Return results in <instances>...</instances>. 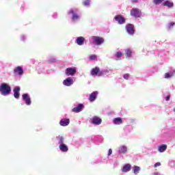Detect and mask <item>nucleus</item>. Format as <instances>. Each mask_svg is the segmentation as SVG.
<instances>
[{
	"label": "nucleus",
	"instance_id": "obj_1",
	"mask_svg": "<svg viewBox=\"0 0 175 175\" xmlns=\"http://www.w3.org/2000/svg\"><path fill=\"white\" fill-rule=\"evenodd\" d=\"M68 14H71V21L72 23H77V21H80V18L81 16H80L79 9L77 8H72L68 12Z\"/></svg>",
	"mask_w": 175,
	"mask_h": 175
},
{
	"label": "nucleus",
	"instance_id": "obj_2",
	"mask_svg": "<svg viewBox=\"0 0 175 175\" xmlns=\"http://www.w3.org/2000/svg\"><path fill=\"white\" fill-rule=\"evenodd\" d=\"M10 92H12V88L6 83H3L0 85V94L3 95V96H8V95H10Z\"/></svg>",
	"mask_w": 175,
	"mask_h": 175
},
{
	"label": "nucleus",
	"instance_id": "obj_3",
	"mask_svg": "<svg viewBox=\"0 0 175 175\" xmlns=\"http://www.w3.org/2000/svg\"><path fill=\"white\" fill-rule=\"evenodd\" d=\"M90 42L95 46H100V44L105 42V39L99 36H93L90 38Z\"/></svg>",
	"mask_w": 175,
	"mask_h": 175
},
{
	"label": "nucleus",
	"instance_id": "obj_4",
	"mask_svg": "<svg viewBox=\"0 0 175 175\" xmlns=\"http://www.w3.org/2000/svg\"><path fill=\"white\" fill-rule=\"evenodd\" d=\"M77 73V67L72 66L68 67L65 70L66 76H75Z\"/></svg>",
	"mask_w": 175,
	"mask_h": 175
},
{
	"label": "nucleus",
	"instance_id": "obj_5",
	"mask_svg": "<svg viewBox=\"0 0 175 175\" xmlns=\"http://www.w3.org/2000/svg\"><path fill=\"white\" fill-rule=\"evenodd\" d=\"M117 152L118 155H125L128 152V146L122 145L118 148Z\"/></svg>",
	"mask_w": 175,
	"mask_h": 175
},
{
	"label": "nucleus",
	"instance_id": "obj_6",
	"mask_svg": "<svg viewBox=\"0 0 175 175\" xmlns=\"http://www.w3.org/2000/svg\"><path fill=\"white\" fill-rule=\"evenodd\" d=\"M22 100H23L27 106H31L32 104V101L31 100V97H29V94H23L22 95Z\"/></svg>",
	"mask_w": 175,
	"mask_h": 175
},
{
	"label": "nucleus",
	"instance_id": "obj_7",
	"mask_svg": "<svg viewBox=\"0 0 175 175\" xmlns=\"http://www.w3.org/2000/svg\"><path fill=\"white\" fill-rule=\"evenodd\" d=\"M131 16L135 18H139L142 16V12L137 8H133L131 10Z\"/></svg>",
	"mask_w": 175,
	"mask_h": 175
},
{
	"label": "nucleus",
	"instance_id": "obj_8",
	"mask_svg": "<svg viewBox=\"0 0 175 175\" xmlns=\"http://www.w3.org/2000/svg\"><path fill=\"white\" fill-rule=\"evenodd\" d=\"M113 20L117 21L118 24L120 25H122V24H125L126 22V19L122 15H116L115 16Z\"/></svg>",
	"mask_w": 175,
	"mask_h": 175
},
{
	"label": "nucleus",
	"instance_id": "obj_9",
	"mask_svg": "<svg viewBox=\"0 0 175 175\" xmlns=\"http://www.w3.org/2000/svg\"><path fill=\"white\" fill-rule=\"evenodd\" d=\"M126 31L129 35H135V25L133 24L129 23L126 25Z\"/></svg>",
	"mask_w": 175,
	"mask_h": 175
},
{
	"label": "nucleus",
	"instance_id": "obj_10",
	"mask_svg": "<svg viewBox=\"0 0 175 175\" xmlns=\"http://www.w3.org/2000/svg\"><path fill=\"white\" fill-rule=\"evenodd\" d=\"M74 83L73 78L70 77H68L63 81V85H64L65 87H71V85H73Z\"/></svg>",
	"mask_w": 175,
	"mask_h": 175
},
{
	"label": "nucleus",
	"instance_id": "obj_11",
	"mask_svg": "<svg viewBox=\"0 0 175 175\" xmlns=\"http://www.w3.org/2000/svg\"><path fill=\"white\" fill-rule=\"evenodd\" d=\"M84 104L79 103L77 105L72 109V113H80L84 110Z\"/></svg>",
	"mask_w": 175,
	"mask_h": 175
},
{
	"label": "nucleus",
	"instance_id": "obj_12",
	"mask_svg": "<svg viewBox=\"0 0 175 175\" xmlns=\"http://www.w3.org/2000/svg\"><path fill=\"white\" fill-rule=\"evenodd\" d=\"M111 70L110 68H103L100 70L99 77H102V76H109L111 75Z\"/></svg>",
	"mask_w": 175,
	"mask_h": 175
},
{
	"label": "nucleus",
	"instance_id": "obj_13",
	"mask_svg": "<svg viewBox=\"0 0 175 175\" xmlns=\"http://www.w3.org/2000/svg\"><path fill=\"white\" fill-rule=\"evenodd\" d=\"M90 121L93 125H100L102 124V119L98 116H94L90 119Z\"/></svg>",
	"mask_w": 175,
	"mask_h": 175
},
{
	"label": "nucleus",
	"instance_id": "obj_14",
	"mask_svg": "<svg viewBox=\"0 0 175 175\" xmlns=\"http://www.w3.org/2000/svg\"><path fill=\"white\" fill-rule=\"evenodd\" d=\"M14 73L17 76H23L24 75V69L22 66H17L14 68Z\"/></svg>",
	"mask_w": 175,
	"mask_h": 175
},
{
	"label": "nucleus",
	"instance_id": "obj_15",
	"mask_svg": "<svg viewBox=\"0 0 175 175\" xmlns=\"http://www.w3.org/2000/svg\"><path fill=\"white\" fill-rule=\"evenodd\" d=\"M99 92L98 91H94L89 96V100L90 102H95L96 100V98H98V94Z\"/></svg>",
	"mask_w": 175,
	"mask_h": 175
},
{
	"label": "nucleus",
	"instance_id": "obj_16",
	"mask_svg": "<svg viewBox=\"0 0 175 175\" xmlns=\"http://www.w3.org/2000/svg\"><path fill=\"white\" fill-rule=\"evenodd\" d=\"M85 42V38L83 36L77 37L75 40V43L78 44V46H83Z\"/></svg>",
	"mask_w": 175,
	"mask_h": 175
},
{
	"label": "nucleus",
	"instance_id": "obj_17",
	"mask_svg": "<svg viewBox=\"0 0 175 175\" xmlns=\"http://www.w3.org/2000/svg\"><path fill=\"white\" fill-rule=\"evenodd\" d=\"M105 159L103 157L100 156L96 159L92 161V165H96L98 163H105Z\"/></svg>",
	"mask_w": 175,
	"mask_h": 175
},
{
	"label": "nucleus",
	"instance_id": "obj_18",
	"mask_svg": "<svg viewBox=\"0 0 175 175\" xmlns=\"http://www.w3.org/2000/svg\"><path fill=\"white\" fill-rule=\"evenodd\" d=\"M70 122V120L69 118H63L59 121V125L61 126H68Z\"/></svg>",
	"mask_w": 175,
	"mask_h": 175
},
{
	"label": "nucleus",
	"instance_id": "obj_19",
	"mask_svg": "<svg viewBox=\"0 0 175 175\" xmlns=\"http://www.w3.org/2000/svg\"><path fill=\"white\" fill-rule=\"evenodd\" d=\"M20 87L16 86L13 91H14V97L15 99H18L20 98Z\"/></svg>",
	"mask_w": 175,
	"mask_h": 175
},
{
	"label": "nucleus",
	"instance_id": "obj_20",
	"mask_svg": "<svg viewBox=\"0 0 175 175\" xmlns=\"http://www.w3.org/2000/svg\"><path fill=\"white\" fill-rule=\"evenodd\" d=\"M131 169L132 165H131L129 163H126L122 167V173H128V172H131Z\"/></svg>",
	"mask_w": 175,
	"mask_h": 175
},
{
	"label": "nucleus",
	"instance_id": "obj_21",
	"mask_svg": "<svg viewBox=\"0 0 175 175\" xmlns=\"http://www.w3.org/2000/svg\"><path fill=\"white\" fill-rule=\"evenodd\" d=\"M59 148L62 152H68L69 151V148L65 144V142L59 145Z\"/></svg>",
	"mask_w": 175,
	"mask_h": 175
},
{
	"label": "nucleus",
	"instance_id": "obj_22",
	"mask_svg": "<svg viewBox=\"0 0 175 175\" xmlns=\"http://www.w3.org/2000/svg\"><path fill=\"white\" fill-rule=\"evenodd\" d=\"M163 6H166V8H168V9H172V8H174V3H173V1L166 0L163 1Z\"/></svg>",
	"mask_w": 175,
	"mask_h": 175
},
{
	"label": "nucleus",
	"instance_id": "obj_23",
	"mask_svg": "<svg viewBox=\"0 0 175 175\" xmlns=\"http://www.w3.org/2000/svg\"><path fill=\"white\" fill-rule=\"evenodd\" d=\"M99 73H100V68L99 67H96L91 70L92 76H98L99 77Z\"/></svg>",
	"mask_w": 175,
	"mask_h": 175
},
{
	"label": "nucleus",
	"instance_id": "obj_24",
	"mask_svg": "<svg viewBox=\"0 0 175 175\" xmlns=\"http://www.w3.org/2000/svg\"><path fill=\"white\" fill-rule=\"evenodd\" d=\"M56 143L58 144V146H60L61 144H64L65 143V138L62 137V135H59L56 137Z\"/></svg>",
	"mask_w": 175,
	"mask_h": 175
},
{
	"label": "nucleus",
	"instance_id": "obj_25",
	"mask_svg": "<svg viewBox=\"0 0 175 175\" xmlns=\"http://www.w3.org/2000/svg\"><path fill=\"white\" fill-rule=\"evenodd\" d=\"M133 173L135 175L139 174L140 173V171L142 170V168L139 166L134 165L132 167Z\"/></svg>",
	"mask_w": 175,
	"mask_h": 175
},
{
	"label": "nucleus",
	"instance_id": "obj_26",
	"mask_svg": "<svg viewBox=\"0 0 175 175\" xmlns=\"http://www.w3.org/2000/svg\"><path fill=\"white\" fill-rule=\"evenodd\" d=\"M113 123L115 125H121V124H122V119H121V118H116L113 119Z\"/></svg>",
	"mask_w": 175,
	"mask_h": 175
},
{
	"label": "nucleus",
	"instance_id": "obj_27",
	"mask_svg": "<svg viewBox=\"0 0 175 175\" xmlns=\"http://www.w3.org/2000/svg\"><path fill=\"white\" fill-rule=\"evenodd\" d=\"M133 51L131 49H127L125 50V55L127 58H131L132 57Z\"/></svg>",
	"mask_w": 175,
	"mask_h": 175
},
{
	"label": "nucleus",
	"instance_id": "obj_28",
	"mask_svg": "<svg viewBox=\"0 0 175 175\" xmlns=\"http://www.w3.org/2000/svg\"><path fill=\"white\" fill-rule=\"evenodd\" d=\"M175 71L172 70L170 72H167L165 74V79H170V77H173L174 76Z\"/></svg>",
	"mask_w": 175,
	"mask_h": 175
},
{
	"label": "nucleus",
	"instance_id": "obj_29",
	"mask_svg": "<svg viewBox=\"0 0 175 175\" xmlns=\"http://www.w3.org/2000/svg\"><path fill=\"white\" fill-rule=\"evenodd\" d=\"M167 149V146L166 144H163L160 146H159V151L160 152H165V150Z\"/></svg>",
	"mask_w": 175,
	"mask_h": 175
},
{
	"label": "nucleus",
	"instance_id": "obj_30",
	"mask_svg": "<svg viewBox=\"0 0 175 175\" xmlns=\"http://www.w3.org/2000/svg\"><path fill=\"white\" fill-rule=\"evenodd\" d=\"M48 62L49 64H54L55 62H57V58H55V57L54 56H51L48 59Z\"/></svg>",
	"mask_w": 175,
	"mask_h": 175
},
{
	"label": "nucleus",
	"instance_id": "obj_31",
	"mask_svg": "<svg viewBox=\"0 0 175 175\" xmlns=\"http://www.w3.org/2000/svg\"><path fill=\"white\" fill-rule=\"evenodd\" d=\"M175 23L174 22H171L170 23L167 25V29L168 31H170V29H172L173 28V27H174Z\"/></svg>",
	"mask_w": 175,
	"mask_h": 175
},
{
	"label": "nucleus",
	"instance_id": "obj_32",
	"mask_svg": "<svg viewBox=\"0 0 175 175\" xmlns=\"http://www.w3.org/2000/svg\"><path fill=\"white\" fill-rule=\"evenodd\" d=\"M115 57L117 58V59H120V58H121V57H122V53H121V51H118L115 54Z\"/></svg>",
	"mask_w": 175,
	"mask_h": 175
},
{
	"label": "nucleus",
	"instance_id": "obj_33",
	"mask_svg": "<svg viewBox=\"0 0 175 175\" xmlns=\"http://www.w3.org/2000/svg\"><path fill=\"white\" fill-rule=\"evenodd\" d=\"M165 0H153V3H154L156 5H161L163 2H164Z\"/></svg>",
	"mask_w": 175,
	"mask_h": 175
},
{
	"label": "nucleus",
	"instance_id": "obj_34",
	"mask_svg": "<svg viewBox=\"0 0 175 175\" xmlns=\"http://www.w3.org/2000/svg\"><path fill=\"white\" fill-rule=\"evenodd\" d=\"M169 165L170 167H175V160H170L169 161Z\"/></svg>",
	"mask_w": 175,
	"mask_h": 175
},
{
	"label": "nucleus",
	"instance_id": "obj_35",
	"mask_svg": "<svg viewBox=\"0 0 175 175\" xmlns=\"http://www.w3.org/2000/svg\"><path fill=\"white\" fill-rule=\"evenodd\" d=\"M90 0H84L83 1V6H90Z\"/></svg>",
	"mask_w": 175,
	"mask_h": 175
},
{
	"label": "nucleus",
	"instance_id": "obj_36",
	"mask_svg": "<svg viewBox=\"0 0 175 175\" xmlns=\"http://www.w3.org/2000/svg\"><path fill=\"white\" fill-rule=\"evenodd\" d=\"M89 59L90 61H95V59H96V55H91L90 56H89Z\"/></svg>",
	"mask_w": 175,
	"mask_h": 175
},
{
	"label": "nucleus",
	"instance_id": "obj_37",
	"mask_svg": "<svg viewBox=\"0 0 175 175\" xmlns=\"http://www.w3.org/2000/svg\"><path fill=\"white\" fill-rule=\"evenodd\" d=\"M131 77V75L129 74H124L123 75V77L125 80H129V77Z\"/></svg>",
	"mask_w": 175,
	"mask_h": 175
},
{
	"label": "nucleus",
	"instance_id": "obj_38",
	"mask_svg": "<svg viewBox=\"0 0 175 175\" xmlns=\"http://www.w3.org/2000/svg\"><path fill=\"white\" fill-rule=\"evenodd\" d=\"M27 39V36H25V35H22L21 36V40L22 42H25V40Z\"/></svg>",
	"mask_w": 175,
	"mask_h": 175
},
{
	"label": "nucleus",
	"instance_id": "obj_39",
	"mask_svg": "<svg viewBox=\"0 0 175 175\" xmlns=\"http://www.w3.org/2000/svg\"><path fill=\"white\" fill-rule=\"evenodd\" d=\"M113 167H118V161L116 160L113 163Z\"/></svg>",
	"mask_w": 175,
	"mask_h": 175
},
{
	"label": "nucleus",
	"instance_id": "obj_40",
	"mask_svg": "<svg viewBox=\"0 0 175 175\" xmlns=\"http://www.w3.org/2000/svg\"><path fill=\"white\" fill-rule=\"evenodd\" d=\"M111 154H113V150H111V148H110L108 150L107 157H110V155H111Z\"/></svg>",
	"mask_w": 175,
	"mask_h": 175
},
{
	"label": "nucleus",
	"instance_id": "obj_41",
	"mask_svg": "<svg viewBox=\"0 0 175 175\" xmlns=\"http://www.w3.org/2000/svg\"><path fill=\"white\" fill-rule=\"evenodd\" d=\"M53 18H58V14L57 13H53L52 15Z\"/></svg>",
	"mask_w": 175,
	"mask_h": 175
},
{
	"label": "nucleus",
	"instance_id": "obj_42",
	"mask_svg": "<svg viewBox=\"0 0 175 175\" xmlns=\"http://www.w3.org/2000/svg\"><path fill=\"white\" fill-rule=\"evenodd\" d=\"M154 167H158L161 166V163L157 162V163H156L154 164Z\"/></svg>",
	"mask_w": 175,
	"mask_h": 175
},
{
	"label": "nucleus",
	"instance_id": "obj_43",
	"mask_svg": "<svg viewBox=\"0 0 175 175\" xmlns=\"http://www.w3.org/2000/svg\"><path fill=\"white\" fill-rule=\"evenodd\" d=\"M140 0H131L132 3H137Z\"/></svg>",
	"mask_w": 175,
	"mask_h": 175
},
{
	"label": "nucleus",
	"instance_id": "obj_44",
	"mask_svg": "<svg viewBox=\"0 0 175 175\" xmlns=\"http://www.w3.org/2000/svg\"><path fill=\"white\" fill-rule=\"evenodd\" d=\"M165 100L167 101L170 100V95H168L165 97Z\"/></svg>",
	"mask_w": 175,
	"mask_h": 175
},
{
	"label": "nucleus",
	"instance_id": "obj_45",
	"mask_svg": "<svg viewBox=\"0 0 175 175\" xmlns=\"http://www.w3.org/2000/svg\"><path fill=\"white\" fill-rule=\"evenodd\" d=\"M154 175H161L159 172H154Z\"/></svg>",
	"mask_w": 175,
	"mask_h": 175
},
{
	"label": "nucleus",
	"instance_id": "obj_46",
	"mask_svg": "<svg viewBox=\"0 0 175 175\" xmlns=\"http://www.w3.org/2000/svg\"><path fill=\"white\" fill-rule=\"evenodd\" d=\"M98 137H94L95 140H98Z\"/></svg>",
	"mask_w": 175,
	"mask_h": 175
},
{
	"label": "nucleus",
	"instance_id": "obj_47",
	"mask_svg": "<svg viewBox=\"0 0 175 175\" xmlns=\"http://www.w3.org/2000/svg\"><path fill=\"white\" fill-rule=\"evenodd\" d=\"M173 111L175 112V108H174Z\"/></svg>",
	"mask_w": 175,
	"mask_h": 175
}]
</instances>
